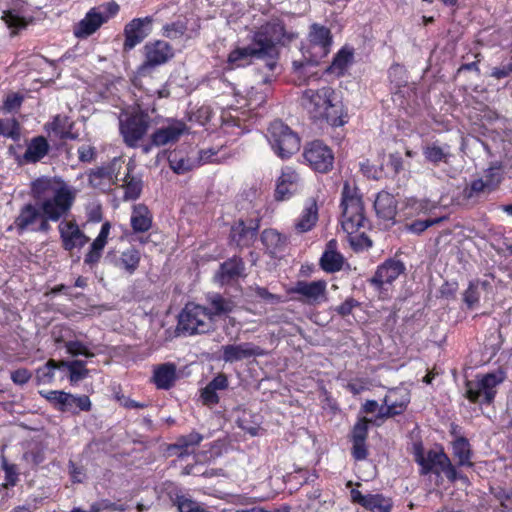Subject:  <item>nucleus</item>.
Returning a JSON list of instances; mask_svg holds the SVG:
<instances>
[{
	"mask_svg": "<svg viewBox=\"0 0 512 512\" xmlns=\"http://www.w3.org/2000/svg\"><path fill=\"white\" fill-rule=\"evenodd\" d=\"M353 503L359 504L372 512H390L392 501L381 494L363 495L359 490L352 489L350 492Z\"/></svg>",
	"mask_w": 512,
	"mask_h": 512,
	"instance_id": "nucleus-23",
	"label": "nucleus"
},
{
	"mask_svg": "<svg viewBox=\"0 0 512 512\" xmlns=\"http://www.w3.org/2000/svg\"><path fill=\"white\" fill-rule=\"evenodd\" d=\"M150 116L143 110L131 113L124 121H120V132L125 142L133 146L146 134L150 125Z\"/></svg>",
	"mask_w": 512,
	"mask_h": 512,
	"instance_id": "nucleus-14",
	"label": "nucleus"
},
{
	"mask_svg": "<svg viewBox=\"0 0 512 512\" xmlns=\"http://www.w3.org/2000/svg\"><path fill=\"white\" fill-rule=\"evenodd\" d=\"M86 217L88 222L98 223L103 219L102 206L100 204H90L86 207Z\"/></svg>",
	"mask_w": 512,
	"mask_h": 512,
	"instance_id": "nucleus-60",
	"label": "nucleus"
},
{
	"mask_svg": "<svg viewBox=\"0 0 512 512\" xmlns=\"http://www.w3.org/2000/svg\"><path fill=\"white\" fill-rule=\"evenodd\" d=\"M39 394L41 397L49 401L58 411L70 412L71 393L60 390H50L39 391Z\"/></svg>",
	"mask_w": 512,
	"mask_h": 512,
	"instance_id": "nucleus-40",
	"label": "nucleus"
},
{
	"mask_svg": "<svg viewBox=\"0 0 512 512\" xmlns=\"http://www.w3.org/2000/svg\"><path fill=\"white\" fill-rule=\"evenodd\" d=\"M298 37V34L287 31L283 20L279 17H271L261 24L253 32L252 41L264 56H272L276 52V46L287 45Z\"/></svg>",
	"mask_w": 512,
	"mask_h": 512,
	"instance_id": "nucleus-5",
	"label": "nucleus"
},
{
	"mask_svg": "<svg viewBox=\"0 0 512 512\" xmlns=\"http://www.w3.org/2000/svg\"><path fill=\"white\" fill-rule=\"evenodd\" d=\"M477 167L473 180L463 189V198L466 200L478 198L482 193L494 190L503 177L502 162H487Z\"/></svg>",
	"mask_w": 512,
	"mask_h": 512,
	"instance_id": "nucleus-10",
	"label": "nucleus"
},
{
	"mask_svg": "<svg viewBox=\"0 0 512 512\" xmlns=\"http://www.w3.org/2000/svg\"><path fill=\"white\" fill-rule=\"evenodd\" d=\"M222 360L226 363L238 362L251 357L262 356L263 349L251 342L228 344L221 347Z\"/></svg>",
	"mask_w": 512,
	"mask_h": 512,
	"instance_id": "nucleus-21",
	"label": "nucleus"
},
{
	"mask_svg": "<svg viewBox=\"0 0 512 512\" xmlns=\"http://www.w3.org/2000/svg\"><path fill=\"white\" fill-rule=\"evenodd\" d=\"M187 31V24L184 21H175L167 23L162 27V36L174 40L181 38Z\"/></svg>",
	"mask_w": 512,
	"mask_h": 512,
	"instance_id": "nucleus-47",
	"label": "nucleus"
},
{
	"mask_svg": "<svg viewBox=\"0 0 512 512\" xmlns=\"http://www.w3.org/2000/svg\"><path fill=\"white\" fill-rule=\"evenodd\" d=\"M202 434L193 430L187 435H180L177 437L175 443L168 446L170 455H175L178 458H183L192 454L197 446L203 441Z\"/></svg>",
	"mask_w": 512,
	"mask_h": 512,
	"instance_id": "nucleus-28",
	"label": "nucleus"
},
{
	"mask_svg": "<svg viewBox=\"0 0 512 512\" xmlns=\"http://www.w3.org/2000/svg\"><path fill=\"white\" fill-rule=\"evenodd\" d=\"M207 303L208 307L206 308L213 324L216 317L227 316L235 308V303L220 293L209 294L207 296Z\"/></svg>",
	"mask_w": 512,
	"mask_h": 512,
	"instance_id": "nucleus-31",
	"label": "nucleus"
},
{
	"mask_svg": "<svg viewBox=\"0 0 512 512\" xmlns=\"http://www.w3.org/2000/svg\"><path fill=\"white\" fill-rule=\"evenodd\" d=\"M10 378L16 385L23 386L32 378V373L27 368H18L11 372Z\"/></svg>",
	"mask_w": 512,
	"mask_h": 512,
	"instance_id": "nucleus-56",
	"label": "nucleus"
},
{
	"mask_svg": "<svg viewBox=\"0 0 512 512\" xmlns=\"http://www.w3.org/2000/svg\"><path fill=\"white\" fill-rule=\"evenodd\" d=\"M405 271V265L400 260L388 259L377 267L370 284L377 290L384 289L385 285L394 282Z\"/></svg>",
	"mask_w": 512,
	"mask_h": 512,
	"instance_id": "nucleus-20",
	"label": "nucleus"
},
{
	"mask_svg": "<svg viewBox=\"0 0 512 512\" xmlns=\"http://www.w3.org/2000/svg\"><path fill=\"white\" fill-rule=\"evenodd\" d=\"M0 136L19 141L21 137V125L16 118H0Z\"/></svg>",
	"mask_w": 512,
	"mask_h": 512,
	"instance_id": "nucleus-43",
	"label": "nucleus"
},
{
	"mask_svg": "<svg viewBox=\"0 0 512 512\" xmlns=\"http://www.w3.org/2000/svg\"><path fill=\"white\" fill-rule=\"evenodd\" d=\"M74 123L67 116L56 115L51 123L47 124L48 129L59 139H76L77 133L72 132Z\"/></svg>",
	"mask_w": 512,
	"mask_h": 512,
	"instance_id": "nucleus-36",
	"label": "nucleus"
},
{
	"mask_svg": "<svg viewBox=\"0 0 512 512\" xmlns=\"http://www.w3.org/2000/svg\"><path fill=\"white\" fill-rule=\"evenodd\" d=\"M153 213L144 203L134 204L130 216V226L134 234H143L153 226Z\"/></svg>",
	"mask_w": 512,
	"mask_h": 512,
	"instance_id": "nucleus-27",
	"label": "nucleus"
},
{
	"mask_svg": "<svg viewBox=\"0 0 512 512\" xmlns=\"http://www.w3.org/2000/svg\"><path fill=\"white\" fill-rule=\"evenodd\" d=\"M153 16L134 18L128 22L123 31V50L128 52L140 44L152 31Z\"/></svg>",
	"mask_w": 512,
	"mask_h": 512,
	"instance_id": "nucleus-16",
	"label": "nucleus"
},
{
	"mask_svg": "<svg viewBox=\"0 0 512 512\" xmlns=\"http://www.w3.org/2000/svg\"><path fill=\"white\" fill-rule=\"evenodd\" d=\"M62 218L65 217L58 212L51 215L45 211L44 206L29 202L21 206L18 215L8 226L7 231L15 230L19 236L27 232L48 233L51 230L50 222H58Z\"/></svg>",
	"mask_w": 512,
	"mask_h": 512,
	"instance_id": "nucleus-4",
	"label": "nucleus"
},
{
	"mask_svg": "<svg viewBox=\"0 0 512 512\" xmlns=\"http://www.w3.org/2000/svg\"><path fill=\"white\" fill-rule=\"evenodd\" d=\"M1 19L5 22L7 27L11 29V36L17 35L19 30L27 26L25 18L11 10L4 11Z\"/></svg>",
	"mask_w": 512,
	"mask_h": 512,
	"instance_id": "nucleus-46",
	"label": "nucleus"
},
{
	"mask_svg": "<svg viewBox=\"0 0 512 512\" xmlns=\"http://www.w3.org/2000/svg\"><path fill=\"white\" fill-rule=\"evenodd\" d=\"M77 152L78 160H94L97 155L96 148L87 142L79 145Z\"/></svg>",
	"mask_w": 512,
	"mask_h": 512,
	"instance_id": "nucleus-61",
	"label": "nucleus"
},
{
	"mask_svg": "<svg viewBox=\"0 0 512 512\" xmlns=\"http://www.w3.org/2000/svg\"><path fill=\"white\" fill-rule=\"evenodd\" d=\"M200 398L205 406L212 407L220 402V397L217 391L209 386L208 384L200 390Z\"/></svg>",
	"mask_w": 512,
	"mask_h": 512,
	"instance_id": "nucleus-54",
	"label": "nucleus"
},
{
	"mask_svg": "<svg viewBox=\"0 0 512 512\" xmlns=\"http://www.w3.org/2000/svg\"><path fill=\"white\" fill-rule=\"evenodd\" d=\"M67 368L69 374L68 379L71 385L77 384L79 381L85 379L89 375V369L86 367L84 360H61V368Z\"/></svg>",
	"mask_w": 512,
	"mask_h": 512,
	"instance_id": "nucleus-39",
	"label": "nucleus"
},
{
	"mask_svg": "<svg viewBox=\"0 0 512 512\" xmlns=\"http://www.w3.org/2000/svg\"><path fill=\"white\" fill-rule=\"evenodd\" d=\"M342 219L341 225L343 230L349 235V242L355 248H369L372 246L371 240L362 232L353 236L364 228L368 220L364 214V206L361 196L357 189L345 182L342 191Z\"/></svg>",
	"mask_w": 512,
	"mask_h": 512,
	"instance_id": "nucleus-3",
	"label": "nucleus"
},
{
	"mask_svg": "<svg viewBox=\"0 0 512 512\" xmlns=\"http://www.w3.org/2000/svg\"><path fill=\"white\" fill-rule=\"evenodd\" d=\"M320 24L313 23L307 38V43L302 45V59L293 62L294 72L299 80L312 84L305 89L300 98V104L313 120L320 119V88L318 66L320 64Z\"/></svg>",
	"mask_w": 512,
	"mask_h": 512,
	"instance_id": "nucleus-1",
	"label": "nucleus"
},
{
	"mask_svg": "<svg viewBox=\"0 0 512 512\" xmlns=\"http://www.w3.org/2000/svg\"><path fill=\"white\" fill-rule=\"evenodd\" d=\"M177 366L175 363L166 362L153 367L151 382L159 390L171 389L177 380Z\"/></svg>",
	"mask_w": 512,
	"mask_h": 512,
	"instance_id": "nucleus-26",
	"label": "nucleus"
},
{
	"mask_svg": "<svg viewBox=\"0 0 512 512\" xmlns=\"http://www.w3.org/2000/svg\"><path fill=\"white\" fill-rule=\"evenodd\" d=\"M318 220V206L315 199H311L304 207L301 215L295 221L294 229L297 233L310 231Z\"/></svg>",
	"mask_w": 512,
	"mask_h": 512,
	"instance_id": "nucleus-34",
	"label": "nucleus"
},
{
	"mask_svg": "<svg viewBox=\"0 0 512 512\" xmlns=\"http://www.w3.org/2000/svg\"><path fill=\"white\" fill-rule=\"evenodd\" d=\"M324 95L326 97L324 101L325 119L332 126H342L345 121L343 119V105L338 99L337 95L330 88L325 89Z\"/></svg>",
	"mask_w": 512,
	"mask_h": 512,
	"instance_id": "nucleus-30",
	"label": "nucleus"
},
{
	"mask_svg": "<svg viewBox=\"0 0 512 512\" xmlns=\"http://www.w3.org/2000/svg\"><path fill=\"white\" fill-rule=\"evenodd\" d=\"M106 258L119 271L127 275H133L140 266L141 252L138 248L131 245L119 252V254L109 251Z\"/></svg>",
	"mask_w": 512,
	"mask_h": 512,
	"instance_id": "nucleus-17",
	"label": "nucleus"
},
{
	"mask_svg": "<svg viewBox=\"0 0 512 512\" xmlns=\"http://www.w3.org/2000/svg\"><path fill=\"white\" fill-rule=\"evenodd\" d=\"M352 455L356 460H363L367 457L365 441L353 440Z\"/></svg>",
	"mask_w": 512,
	"mask_h": 512,
	"instance_id": "nucleus-64",
	"label": "nucleus"
},
{
	"mask_svg": "<svg viewBox=\"0 0 512 512\" xmlns=\"http://www.w3.org/2000/svg\"><path fill=\"white\" fill-rule=\"evenodd\" d=\"M290 292L300 294L306 299H317L320 296V280L311 283L298 281Z\"/></svg>",
	"mask_w": 512,
	"mask_h": 512,
	"instance_id": "nucleus-44",
	"label": "nucleus"
},
{
	"mask_svg": "<svg viewBox=\"0 0 512 512\" xmlns=\"http://www.w3.org/2000/svg\"><path fill=\"white\" fill-rule=\"evenodd\" d=\"M304 160L309 161L315 158H320V140H314L304 147L303 151Z\"/></svg>",
	"mask_w": 512,
	"mask_h": 512,
	"instance_id": "nucleus-62",
	"label": "nucleus"
},
{
	"mask_svg": "<svg viewBox=\"0 0 512 512\" xmlns=\"http://www.w3.org/2000/svg\"><path fill=\"white\" fill-rule=\"evenodd\" d=\"M452 449L453 454L458 459V464L460 466H472V451L469 441L466 438L458 437L455 441H453Z\"/></svg>",
	"mask_w": 512,
	"mask_h": 512,
	"instance_id": "nucleus-42",
	"label": "nucleus"
},
{
	"mask_svg": "<svg viewBox=\"0 0 512 512\" xmlns=\"http://www.w3.org/2000/svg\"><path fill=\"white\" fill-rule=\"evenodd\" d=\"M176 330L184 336H193L207 334L214 326L205 306L188 302L177 316Z\"/></svg>",
	"mask_w": 512,
	"mask_h": 512,
	"instance_id": "nucleus-7",
	"label": "nucleus"
},
{
	"mask_svg": "<svg viewBox=\"0 0 512 512\" xmlns=\"http://www.w3.org/2000/svg\"><path fill=\"white\" fill-rule=\"evenodd\" d=\"M346 267H349V264L339 251L338 242L335 239L329 240L322 253V270L328 273H336Z\"/></svg>",
	"mask_w": 512,
	"mask_h": 512,
	"instance_id": "nucleus-24",
	"label": "nucleus"
},
{
	"mask_svg": "<svg viewBox=\"0 0 512 512\" xmlns=\"http://www.w3.org/2000/svg\"><path fill=\"white\" fill-rule=\"evenodd\" d=\"M134 169V162H128L127 164V174L124 178V200H136L140 197L143 182L140 178L131 176V172Z\"/></svg>",
	"mask_w": 512,
	"mask_h": 512,
	"instance_id": "nucleus-37",
	"label": "nucleus"
},
{
	"mask_svg": "<svg viewBox=\"0 0 512 512\" xmlns=\"http://www.w3.org/2000/svg\"><path fill=\"white\" fill-rule=\"evenodd\" d=\"M409 402L410 396L405 389L390 390L384 397V405L380 406L379 414L376 415L375 421H382L403 413Z\"/></svg>",
	"mask_w": 512,
	"mask_h": 512,
	"instance_id": "nucleus-18",
	"label": "nucleus"
},
{
	"mask_svg": "<svg viewBox=\"0 0 512 512\" xmlns=\"http://www.w3.org/2000/svg\"><path fill=\"white\" fill-rule=\"evenodd\" d=\"M23 101L24 96L19 92L8 93L3 100L2 111L4 113L17 112L21 108Z\"/></svg>",
	"mask_w": 512,
	"mask_h": 512,
	"instance_id": "nucleus-49",
	"label": "nucleus"
},
{
	"mask_svg": "<svg viewBox=\"0 0 512 512\" xmlns=\"http://www.w3.org/2000/svg\"><path fill=\"white\" fill-rule=\"evenodd\" d=\"M57 369H61V360L49 359L44 365L38 367L35 371L36 385L52 383Z\"/></svg>",
	"mask_w": 512,
	"mask_h": 512,
	"instance_id": "nucleus-41",
	"label": "nucleus"
},
{
	"mask_svg": "<svg viewBox=\"0 0 512 512\" xmlns=\"http://www.w3.org/2000/svg\"><path fill=\"white\" fill-rule=\"evenodd\" d=\"M379 162H362L361 171L368 177L372 179H379L382 177V167Z\"/></svg>",
	"mask_w": 512,
	"mask_h": 512,
	"instance_id": "nucleus-57",
	"label": "nucleus"
},
{
	"mask_svg": "<svg viewBox=\"0 0 512 512\" xmlns=\"http://www.w3.org/2000/svg\"><path fill=\"white\" fill-rule=\"evenodd\" d=\"M267 139L275 154L282 159L292 157L301 147L298 134L280 119L269 124Z\"/></svg>",
	"mask_w": 512,
	"mask_h": 512,
	"instance_id": "nucleus-8",
	"label": "nucleus"
},
{
	"mask_svg": "<svg viewBox=\"0 0 512 512\" xmlns=\"http://www.w3.org/2000/svg\"><path fill=\"white\" fill-rule=\"evenodd\" d=\"M408 206L411 207L416 214H427L436 208V205L429 200H418L414 198L408 200Z\"/></svg>",
	"mask_w": 512,
	"mask_h": 512,
	"instance_id": "nucleus-55",
	"label": "nucleus"
},
{
	"mask_svg": "<svg viewBox=\"0 0 512 512\" xmlns=\"http://www.w3.org/2000/svg\"><path fill=\"white\" fill-rule=\"evenodd\" d=\"M208 385L212 386L216 391L226 390L229 387L228 376L225 373L220 372L208 383Z\"/></svg>",
	"mask_w": 512,
	"mask_h": 512,
	"instance_id": "nucleus-63",
	"label": "nucleus"
},
{
	"mask_svg": "<svg viewBox=\"0 0 512 512\" xmlns=\"http://www.w3.org/2000/svg\"><path fill=\"white\" fill-rule=\"evenodd\" d=\"M102 254L103 250L90 245L88 252L84 256V264L89 267L97 265L101 260Z\"/></svg>",
	"mask_w": 512,
	"mask_h": 512,
	"instance_id": "nucleus-59",
	"label": "nucleus"
},
{
	"mask_svg": "<svg viewBox=\"0 0 512 512\" xmlns=\"http://www.w3.org/2000/svg\"><path fill=\"white\" fill-rule=\"evenodd\" d=\"M1 467L5 472L6 481V483L3 486L5 488L15 486L18 482V472L16 465L8 463V461L4 458Z\"/></svg>",
	"mask_w": 512,
	"mask_h": 512,
	"instance_id": "nucleus-53",
	"label": "nucleus"
},
{
	"mask_svg": "<svg viewBox=\"0 0 512 512\" xmlns=\"http://www.w3.org/2000/svg\"><path fill=\"white\" fill-rule=\"evenodd\" d=\"M374 422L378 424V421L369 420L367 418H361L357 421V423L354 425L353 431H352V440H359V441H365L368 434V425L369 423Z\"/></svg>",
	"mask_w": 512,
	"mask_h": 512,
	"instance_id": "nucleus-52",
	"label": "nucleus"
},
{
	"mask_svg": "<svg viewBox=\"0 0 512 512\" xmlns=\"http://www.w3.org/2000/svg\"><path fill=\"white\" fill-rule=\"evenodd\" d=\"M120 10L115 1H108L90 8L84 18L74 27V35L86 39L97 32L103 24L114 18Z\"/></svg>",
	"mask_w": 512,
	"mask_h": 512,
	"instance_id": "nucleus-9",
	"label": "nucleus"
},
{
	"mask_svg": "<svg viewBox=\"0 0 512 512\" xmlns=\"http://www.w3.org/2000/svg\"><path fill=\"white\" fill-rule=\"evenodd\" d=\"M489 286L487 281L470 282L469 287L464 293V302L469 308H473L480 299V289H486Z\"/></svg>",
	"mask_w": 512,
	"mask_h": 512,
	"instance_id": "nucleus-45",
	"label": "nucleus"
},
{
	"mask_svg": "<svg viewBox=\"0 0 512 512\" xmlns=\"http://www.w3.org/2000/svg\"><path fill=\"white\" fill-rule=\"evenodd\" d=\"M61 246L71 253L75 249L83 248L88 242L89 237L79 228L75 221L62 222L58 226Z\"/></svg>",
	"mask_w": 512,
	"mask_h": 512,
	"instance_id": "nucleus-19",
	"label": "nucleus"
},
{
	"mask_svg": "<svg viewBox=\"0 0 512 512\" xmlns=\"http://www.w3.org/2000/svg\"><path fill=\"white\" fill-rule=\"evenodd\" d=\"M144 61L139 66V73L144 75L151 69L163 65L173 56V47L164 40L147 42L143 47Z\"/></svg>",
	"mask_w": 512,
	"mask_h": 512,
	"instance_id": "nucleus-12",
	"label": "nucleus"
},
{
	"mask_svg": "<svg viewBox=\"0 0 512 512\" xmlns=\"http://www.w3.org/2000/svg\"><path fill=\"white\" fill-rule=\"evenodd\" d=\"M166 125L156 129L150 136L152 146L161 147L176 144L182 136L190 133V127L185 121L167 118Z\"/></svg>",
	"mask_w": 512,
	"mask_h": 512,
	"instance_id": "nucleus-13",
	"label": "nucleus"
},
{
	"mask_svg": "<svg viewBox=\"0 0 512 512\" xmlns=\"http://www.w3.org/2000/svg\"><path fill=\"white\" fill-rule=\"evenodd\" d=\"M261 218H251L248 221L238 219L234 221L230 228L229 240L237 248H249L256 240Z\"/></svg>",
	"mask_w": 512,
	"mask_h": 512,
	"instance_id": "nucleus-15",
	"label": "nucleus"
},
{
	"mask_svg": "<svg viewBox=\"0 0 512 512\" xmlns=\"http://www.w3.org/2000/svg\"><path fill=\"white\" fill-rule=\"evenodd\" d=\"M414 458L420 465L422 474L433 472L439 475L444 473L452 482L459 478L457 470L442 450H429L425 453L421 444H415Z\"/></svg>",
	"mask_w": 512,
	"mask_h": 512,
	"instance_id": "nucleus-11",
	"label": "nucleus"
},
{
	"mask_svg": "<svg viewBox=\"0 0 512 512\" xmlns=\"http://www.w3.org/2000/svg\"><path fill=\"white\" fill-rule=\"evenodd\" d=\"M445 217H437L434 219L416 220L413 223L406 226L407 230L411 233L420 234L427 228L442 222Z\"/></svg>",
	"mask_w": 512,
	"mask_h": 512,
	"instance_id": "nucleus-51",
	"label": "nucleus"
},
{
	"mask_svg": "<svg viewBox=\"0 0 512 512\" xmlns=\"http://www.w3.org/2000/svg\"><path fill=\"white\" fill-rule=\"evenodd\" d=\"M265 253L271 258L280 257L286 250L288 239L274 228H266L260 234Z\"/></svg>",
	"mask_w": 512,
	"mask_h": 512,
	"instance_id": "nucleus-25",
	"label": "nucleus"
},
{
	"mask_svg": "<svg viewBox=\"0 0 512 512\" xmlns=\"http://www.w3.org/2000/svg\"><path fill=\"white\" fill-rule=\"evenodd\" d=\"M70 412L73 414H78L79 412H89L92 408V403L87 395H73L71 394L70 399Z\"/></svg>",
	"mask_w": 512,
	"mask_h": 512,
	"instance_id": "nucleus-50",
	"label": "nucleus"
},
{
	"mask_svg": "<svg viewBox=\"0 0 512 512\" xmlns=\"http://www.w3.org/2000/svg\"><path fill=\"white\" fill-rule=\"evenodd\" d=\"M31 196L53 215L58 212L66 217L75 202L76 192L61 178L39 177L31 182Z\"/></svg>",
	"mask_w": 512,
	"mask_h": 512,
	"instance_id": "nucleus-2",
	"label": "nucleus"
},
{
	"mask_svg": "<svg viewBox=\"0 0 512 512\" xmlns=\"http://www.w3.org/2000/svg\"><path fill=\"white\" fill-rule=\"evenodd\" d=\"M374 208L380 218L392 220L397 213L396 199L392 194L382 191L375 199Z\"/></svg>",
	"mask_w": 512,
	"mask_h": 512,
	"instance_id": "nucleus-35",
	"label": "nucleus"
},
{
	"mask_svg": "<svg viewBox=\"0 0 512 512\" xmlns=\"http://www.w3.org/2000/svg\"><path fill=\"white\" fill-rule=\"evenodd\" d=\"M204 162H169V166L174 173L181 175L185 174L194 168H198Z\"/></svg>",
	"mask_w": 512,
	"mask_h": 512,
	"instance_id": "nucleus-58",
	"label": "nucleus"
},
{
	"mask_svg": "<svg viewBox=\"0 0 512 512\" xmlns=\"http://www.w3.org/2000/svg\"><path fill=\"white\" fill-rule=\"evenodd\" d=\"M354 51L347 46L340 49L334 56L332 63L325 69V73L336 77L343 76L348 67L352 64Z\"/></svg>",
	"mask_w": 512,
	"mask_h": 512,
	"instance_id": "nucleus-33",
	"label": "nucleus"
},
{
	"mask_svg": "<svg viewBox=\"0 0 512 512\" xmlns=\"http://www.w3.org/2000/svg\"><path fill=\"white\" fill-rule=\"evenodd\" d=\"M253 57L262 58L265 56L251 41V44L246 47L232 50L228 55L227 62L231 68L243 67L249 64Z\"/></svg>",
	"mask_w": 512,
	"mask_h": 512,
	"instance_id": "nucleus-32",
	"label": "nucleus"
},
{
	"mask_svg": "<svg viewBox=\"0 0 512 512\" xmlns=\"http://www.w3.org/2000/svg\"><path fill=\"white\" fill-rule=\"evenodd\" d=\"M64 346L67 353L73 357L84 356L86 358H93L95 356L87 345L79 340L67 341Z\"/></svg>",
	"mask_w": 512,
	"mask_h": 512,
	"instance_id": "nucleus-48",
	"label": "nucleus"
},
{
	"mask_svg": "<svg viewBox=\"0 0 512 512\" xmlns=\"http://www.w3.org/2000/svg\"><path fill=\"white\" fill-rule=\"evenodd\" d=\"M300 178L298 173L286 167L282 170L281 176L278 178L274 193L276 201H286L290 199L299 189Z\"/></svg>",
	"mask_w": 512,
	"mask_h": 512,
	"instance_id": "nucleus-22",
	"label": "nucleus"
},
{
	"mask_svg": "<svg viewBox=\"0 0 512 512\" xmlns=\"http://www.w3.org/2000/svg\"><path fill=\"white\" fill-rule=\"evenodd\" d=\"M50 149V145L44 136L33 137L27 144L23 160H41Z\"/></svg>",
	"mask_w": 512,
	"mask_h": 512,
	"instance_id": "nucleus-38",
	"label": "nucleus"
},
{
	"mask_svg": "<svg viewBox=\"0 0 512 512\" xmlns=\"http://www.w3.org/2000/svg\"><path fill=\"white\" fill-rule=\"evenodd\" d=\"M217 275L222 284H229L240 277H244L246 274L243 258L237 255L228 258L220 264Z\"/></svg>",
	"mask_w": 512,
	"mask_h": 512,
	"instance_id": "nucleus-29",
	"label": "nucleus"
},
{
	"mask_svg": "<svg viewBox=\"0 0 512 512\" xmlns=\"http://www.w3.org/2000/svg\"><path fill=\"white\" fill-rule=\"evenodd\" d=\"M504 380L505 373L501 370L477 374L474 379L466 381L464 396L474 404L490 405Z\"/></svg>",
	"mask_w": 512,
	"mask_h": 512,
	"instance_id": "nucleus-6",
	"label": "nucleus"
}]
</instances>
